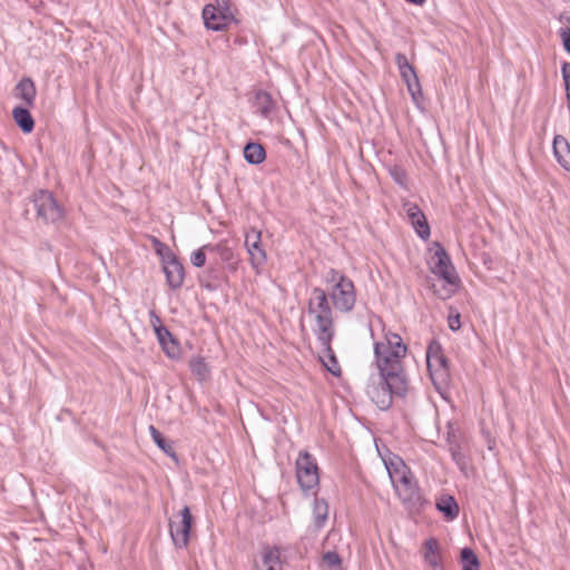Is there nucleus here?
<instances>
[{
  "label": "nucleus",
  "mask_w": 570,
  "mask_h": 570,
  "mask_svg": "<svg viewBox=\"0 0 570 570\" xmlns=\"http://www.w3.org/2000/svg\"><path fill=\"white\" fill-rule=\"evenodd\" d=\"M164 273L166 275L167 284L173 289H178L183 286L185 278V269L183 264L170 250H167L166 256H163Z\"/></svg>",
  "instance_id": "14"
},
{
  "label": "nucleus",
  "mask_w": 570,
  "mask_h": 570,
  "mask_svg": "<svg viewBox=\"0 0 570 570\" xmlns=\"http://www.w3.org/2000/svg\"><path fill=\"white\" fill-rule=\"evenodd\" d=\"M451 453L453 461L456 463L460 470L463 471L466 465L465 456L456 449H452Z\"/></svg>",
  "instance_id": "37"
},
{
  "label": "nucleus",
  "mask_w": 570,
  "mask_h": 570,
  "mask_svg": "<svg viewBox=\"0 0 570 570\" xmlns=\"http://www.w3.org/2000/svg\"><path fill=\"white\" fill-rule=\"evenodd\" d=\"M326 281L333 283L328 296L335 309L342 313H350L356 303V292L353 281L334 268L327 272Z\"/></svg>",
  "instance_id": "3"
},
{
  "label": "nucleus",
  "mask_w": 570,
  "mask_h": 570,
  "mask_svg": "<svg viewBox=\"0 0 570 570\" xmlns=\"http://www.w3.org/2000/svg\"><path fill=\"white\" fill-rule=\"evenodd\" d=\"M149 316L157 340L165 354L169 358H178L180 356V345L177 338H175V336L168 331L166 326L161 325L160 318L155 311H150Z\"/></svg>",
  "instance_id": "8"
},
{
  "label": "nucleus",
  "mask_w": 570,
  "mask_h": 570,
  "mask_svg": "<svg viewBox=\"0 0 570 570\" xmlns=\"http://www.w3.org/2000/svg\"><path fill=\"white\" fill-rule=\"evenodd\" d=\"M37 89L31 78H22L14 87V97L21 99L27 107H33Z\"/></svg>",
  "instance_id": "19"
},
{
  "label": "nucleus",
  "mask_w": 570,
  "mask_h": 570,
  "mask_svg": "<svg viewBox=\"0 0 570 570\" xmlns=\"http://www.w3.org/2000/svg\"><path fill=\"white\" fill-rule=\"evenodd\" d=\"M423 558L424 561L432 567V569L443 568L441 564L442 557L440 551V544L436 538L431 537L425 540Z\"/></svg>",
  "instance_id": "20"
},
{
  "label": "nucleus",
  "mask_w": 570,
  "mask_h": 570,
  "mask_svg": "<svg viewBox=\"0 0 570 570\" xmlns=\"http://www.w3.org/2000/svg\"><path fill=\"white\" fill-rule=\"evenodd\" d=\"M562 78L564 82V89L567 95V106L570 110V62H563L561 67Z\"/></svg>",
  "instance_id": "33"
},
{
  "label": "nucleus",
  "mask_w": 570,
  "mask_h": 570,
  "mask_svg": "<svg viewBox=\"0 0 570 570\" xmlns=\"http://www.w3.org/2000/svg\"><path fill=\"white\" fill-rule=\"evenodd\" d=\"M275 101L269 92L258 90L255 95L254 107L262 117L268 118L275 110Z\"/></svg>",
  "instance_id": "21"
},
{
  "label": "nucleus",
  "mask_w": 570,
  "mask_h": 570,
  "mask_svg": "<svg viewBox=\"0 0 570 570\" xmlns=\"http://www.w3.org/2000/svg\"><path fill=\"white\" fill-rule=\"evenodd\" d=\"M150 435L154 442L168 455L175 456V451L173 446L167 442V440L163 436V434L154 426H149Z\"/></svg>",
  "instance_id": "30"
},
{
  "label": "nucleus",
  "mask_w": 570,
  "mask_h": 570,
  "mask_svg": "<svg viewBox=\"0 0 570 570\" xmlns=\"http://www.w3.org/2000/svg\"><path fill=\"white\" fill-rule=\"evenodd\" d=\"M296 478L304 492L316 488L320 483L316 460L307 451H301L296 459Z\"/></svg>",
  "instance_id": "7"
},
{
  "label": "nucleus",
  "mask_w": 570,
  "mask_h": 570,
  "mask_svg": "<svg viewBox=\"0 0 570 570\" xmlns=\"http://www.w3.org/2000/svg\"><path fill=\"white\" fill-rule=\"evenodd\" d=\"M411 474H413V473L410 471V469L405 464L402 468H399L395 471L391 472L389 475H390L392 483L395 484V483H400L401 481H405V479L407 476H411Z\"/></svg>",
  "instance_id": "34"
},
{
  "label": "nucleus",
  "mask_w": 570,
  "mask_h": 570,
  "mask_svg": "<svg viewBox=\"0 0 570 570\" xmlns=\"http://www.w3.org/2000/svg\"><path fill=\"white\" fill-rule=\"evenodd\" d=\"M179 521L169 522V532L173 543L177 548H185L189 542L190 529H191V513L190 509L185 505L179 512Z\"/></svg>",
  "instance_id": "11"
},
{
  "label": "nucleus",
  "mask_w": 570,
  "mask_h": 570,
  "mask_svg": "<svg viewBox=\"0 0 570 570\" xmlns=\"http://www.w3.org/2000/svg\"><path fill=\"white\" fill-rule=\"evenodd\" d=\"M384 464H385V468H386L389 474L391 472L395 471L396 469L405 465L404 461L397 455H393V456L389 458L387 460H384Z\"/></svg>",
  "instance_id": "35"
},
{
  "label": "nucleus",
  "mask_w": 570,
  "mask_h": 570,
  "mask_svg": "<svg viewBox=\"0 0 570 570\" xmlns=\"http://www.w3.org/2000/svg\"><path fill=\"white\" fill-rule=\"evenodd\" d=\"M436 509L444 514L448 520H454L459 515V505L451 495H443L436 502Z\"/></svg>",
  "instance_id": "25"
},
{
  "label": "nucleus",
  "mask_w": 570,
  "mask_h": 570,
  "mask_svg": "<svg viewBox=\"0 0 570 570\" xmlns=\"http://www.w3.org/2000/svg\"><path fill=\"white\" fill-rule=\"evenodd\" d=\"M567 21L570 23V18H567Z\"/></svg>",
  "instance_id": "44"
},
{
  "label": "nucleus",
  "mask_w": 570,
  "mask_h": 570,
  "mask_svg": "<svg viewBox=\"0 0 570 570\" xmlns=\"http://www.w3.org/2000/svg\"><path fill=\"white\" fill-rule=\"evenodd\" d=\"M309 315L315 318L313 332L316 337L323 336L326 341L334 335L333 312L328 304L327 294L320 287L312 289L307 306Z\"/></svg>",
  "instance_id": "2"
},
{
  "label": "nucleus",
  "mask_w": 570,
  "mask_h": 570,
  "mask_svg": "<svg viewBox=\"0 0 570 570\" xmlns=\"http://www.w3.org/2000/svg\"><path fill=\"white\" fill-rule=\"evenodd\" d=\"M395 63L412 99L417 102L419 98L422 96V88L414 67L402 52L395 55Z\"/></svg>",
  "instance_id": "9"
},
{
  "label": "nucleus",
  "mask_w": 570,
  "mask_h": 570,
  "mask_svg": "<svg viewBox=\"0 0 570 570\" xmlns=\"http://www.w3.org/2000/svg\"><path fill=\"white\" fill-rule=\"evenodd\" d=\"M245 247L249 255V262L254 269L258 271L267 259L266 252L262 245V233L252 227L245 234Z\"/></svg>",
  "instance_id": "12"
},
{
  "label": "nucleus",
  "mask_w": 570,
  "mask_h": 570,
  "mask_svg": "<svg viewBox=\"0 0 570 570\" xmlns=\"http://www.w3.org/2000/svg\"><path fill=\"white\" fill-rule=\"evenodd\" d=\"M32 200L38 218L45 223L57 224L63 219L65 209L50 191L39 190Z\"/></svg>",
  "instance_id": "6"
},
{
  "label": "nucleus",
  "mask_w": 570,
  "mask_h": 570,
  "mask_svg": "<svg viewBox=\"0 0 570 570\" xmlns=\"http://www.w3.org/2000/svg\"><path fill=\"white\" fill-rule=\"evenodd\" d=\"M207 247L208 252L215 253L224 263L228 265L229 269H236L237 261L230 247L222 243L215 245L207 244Z\"/></svg>",
  "instance_id": "23"
},
{
  "label": "nucleus",
  "mask_w": 570,
  "mask_h": 570,
  "mask_svg": "<svg viewBox=\"0 0 570 570\" xmlns=\"http://www.w3.org/2000/svg\"><path fill=\"white\" fill-rule=\"evenodd\" d=\"M394 487L399 498L407 508L419 509L425 503L413 474L407 476L405 481L395 483Z\"/></svg>",
  "instance_id": "13"
},
{
  "label": "nucleus",
  "mask_w": 570,
  "mask_h": 570,
  "mask_svg": "<svg viewBox=\"0 0 570 570\" xmlns=\"http://www.w3.org/2000/svg\"><path fill=\"white\" fill-rule=\"evenodd\" d=\"M153 244H154V247L157 252V254L163 255V249H166V250H169L158 238L154 237L153 238Z\"/></svg>",
  "instance_id": "39"
},
{
  "label": "nucleus",
  "mask_w": 570,
  "mask_h": 570,
  "mask_svg": "<svg viewBox=\"0 0 570 570\" xmlns=\"http://www.w3.org/2000/svg\"><path fill=\"white\" fill-rule=\"evenodd\" d=\"M559 35L562 39L566 51L570 53V28H561Z\"/></svg>",
  "instance_id": "38"
},
{
  "label": "nucleus",
  "mask_w": 570,
  "mask_h": 570,
  "mask_svg": "<svg viewBox=\"0 0 570 570\" xmlns=\"http://www.w3.org/2000/svg\"><path fill=\"white\" fill-rule=\"evenodd\" d=\"M189 368L194 375L200 381L205 380L209 374V368L204 357L196 356L189 361Z\"/></svg>",
  "instance_id": "29"
},
{
  "label": "nucleus",
  "mask_w": 570,
  "mask_h": 570,
  "mask_svg": "<svg viewBox=\"0 0 570 570\" xmlns=\"http://www.w3.org/2000/svg\"><path fill=\"white\" fill-rule=\"evenodd\" d=\"M407 2L415 4V6H422L426 0H406Z\"/></svg>",
  "instance_id": "41"
},
{
  "label": "nucleus",
  "mask_w": 570,
  "mask_h": 570,
  "mask_svg": "<svg viewBox=\"0 0 570 570\" xmlns=\"http://www.w3.org/2000/svg\"><path fill=\"white\" fill-rule=\"evenodd\" d=\"M30 107H14L12 110V117L17 126L22 130L24 134L32 132L35 128V120L29 111Z\"/></svg>",
  "instance_id": "22"
},
{
  "label": "nucleus",
  "mask_w": 570,
  "mask_h": 570,
  "mask_svg": "<svg viewBox=\"0 0 570 570\" xmlns=\"http://www.w3.org/2000/svg\"><path fill=\"white\" fill-rule=\"evenodd\" d=\"M432 570H444L443 568H435V569H432Z\"/></svg>",
  "instance_id": "43"
},
{
  "label": "nucleus",
  "mask_w": 570,
  "mask_h": 570,
  "mask_svg": "<svg viewBox=\"0 0 570 570\" xmlns=\"http://www.w3.org/2000/svg\"><path fill=\"white\" fill-rule=\"evenodd\" d=\"M426 366L435 389L439 392L446 389L450 383L449 362L436 340H432L428 345Z\"/></svg>",
  "instance_id": "4"
},
{
  "label": "nucleus",
  "mask_w": 570,
  "mask_h": 570,
  "mask_svg": "<svg viewBox=\"0 0 570 570\" xmlns=\"http://www.w3.org/2000/svg\"><path fill=\"white\" fill-rule=\"evenodd\" d=\"M323 562L328 568H334L335 570H341L342 560L337 552L327 551L323 554Z\"/></svg>",
  "instance_id": "31"
},
{
  "label": "nucleus",
  "mask_w": 570,
  "mask_h": 570,
  "mask_svg": "<svg viewBox=\"0 0 570 570\" xmlns=\"http://www.w3.org/2000/svg\"><path fill=\"white\" fill-rule=\"evenodd\" d=\"M328 518V504L326 500L315 498L313 502V524L308 527L306 538H315L318 532L325 527Z\"/></svg>",
  "instance_id": "16"
},
{
  "label": "nucleus",
  "mask_w": 570,
  "mask_h": 570,
  "mask_svg": "<svg viewBox=\"0 0 570 570\" xmlns=\"http://www.w3.org/2000/svg\"><path fill=\"white\" fill-rule=\"evenodd\" d=\"M553 155L558 164L570 173V144L561 135H556L552 142Z\"/></svg>",
  "instance_id": "18"
},
{
  "label": "nucleus",
  "mask_w": 570,
  "mask_h": 570,
  "mask_svg": "<svg viewBox=\"0 0 570 570\" xmlns=\"http://www.w3.org/2000/svg\"><path fill=\"white\" fill-rule=\"evenodd\" d=\"M244 158L252 165H259L266 158L264 147L258 142H247L244 147Z\"/></svg>",
  "instance_id": "24"
},
{
  "label": "nucleus",
  "mask_w": 570,
  "mask_h": 570,
  "mask_svg": "<svg viewBox=\"0 0 570 570\" xmlns=\"http://www.w3.org/2000/svg\"><path fill=\"white\" fill-rule=\"evenodd\" d=\"M390 176L401 188L409 189V177L406 170L400 165H391L387 168Z\"/></svg>",
  "instance_id": "27"
},
{
  "label": "nucleus",
  "mask_w": 570,
  "mask_h": 570,
  "mask_svg": "<svg viewBox=\"0 0 570 570\" xmlns=\"http://www.w3.org/2000/svg\"><path fill=\"white\" fill-rule=\"evenodd\" d=\"M435 263L432 273L452 286H459L460 278L445 249L438 245L434 253Z\"/></svg>",
  "instance_id": "10"
},
{
  "label": "nucleus",
  "mask_w": 570,
  "mask_h": 570,
  "mask_svg": "<svg viewBox=\"0 0 570 570\" xmlns=\"http://www.w3.org/2000/svg\"><path fill=\"white\" fill-rule=\"evenodd\" d=\"M448 325L449 328L453 332H456L461 327V316L459 313L452 314L450 313L448 316Z\"/></svg>",
  "instance_id": "36"
},
{
  "label": "nucleus",
  "mask_w": 570,
  "mask_h": 570,
  "mask_svg": "<svg viewBox=\"0 0 570 570\" xmlns=\"http://www.w3.org/2000/svg\"><path fill=\"white\" fill-rule=\"evenodd\" d=\"M266 570H281V568H275V567H271V568H267Z\"/></svg>",
  "instance_id": "42"
},
{
  "label": "nucleus",
  "mask_w": 570,
  "mask_h": 570,
  "mask_svg": "<svg viewBox=\"0 0 570 570\" xmlns=\"http://www.w3.org/2000/svg\"><path fill=\"white\" fill-rule=\"evenodd\" d=\"M403 209L405 210L417 236L423 240L429 239L431 230L426 217L424 213L421 210V208L416 204L407 200L403 204Z\"/></svg>",
  "instance_id": "15"
},
{
  "label": "nucleus",
  "mask_w": 570,
  "mask_h": 570,
  "mask_svg": "<svg viewBox=\"0 0 570 570\" xmlns=\"http://www.w3.org/2000/svg\"><path fill=\"white\" fill-rule=\"evenodd\" d=\"M407 346L396 333L385 334L384 342L374 344L375 362L380 372L379 383L367 386L366 393L371 401L382 411L392 406L393 396H404L409 381L402 364Z\"/></svg>",
  "instance_id": "1"
},
{
  "label": "nucleus",
  "mask_w": 570,
  "mask_h": 570,
  "mask_svg": "<svg viewBox=\"0 0 570 570\" xmlns=\"http://www.w3.org/2000/svg\"><path fill=\"white\" fill-rule=\"evenodd\" d=\"M462 570H480L476 554L471 548H463L461 551Z\"/></svg>",
  "instance_id": "28"
},
{
  "label": "nucleus",
  "mask_w": 570,
  "mask_h": 570,
  "mask_svg": "<svg viewBox=\"0 0 570 570\" xmlns=\"http://www.w3.org/2000/svg\"><path fill=\"white\" fill-rule=\"evenodd\" d=\"M203 20L207 29L224 30L234 20L229 0H214V3L206 4L203 9Z\"/></svg>",
  "instance_id": "5"
},
{
  "label": "nucleus",
  "mask_w": 570,
  "mask_h": 570,
  "mask_svg": "<svg viewBox=\"0 0 570 570\" xmlns=\"http://www.w3.org/2000/svg\"><path fill=\"white\" fill-rule=\"evenodd\" d=\"M262 561L267 568L281 564V551L277 547L264 546L262 549Z\"/></svg>",
  "instance_id": "26"
},
{
  "label": "nucleus",
  "mask_w": 570,
  "mask_h": 570,
  "mask_svg": "<svg viewBox=\"0 0 570 570\" xmlns=\"http://www.w3.org/2000/svg\"><path fill=\"white\" fill-rule=\"evenodd\" d=\"M206 250H208L207 245L195 250L190 256V262L195 267H203L206 263Z\"/></svg>",
  "instance_id": "32"
},
{
  "label": "nucleus",
  "mask_w": 570,
  "mask_h": 570,
  "mask_svg": "<svg viewBox=\"0 0 570 570\" xmlns=\"http://www.w3.org/2000/svg\"><path fill=\"white\" fill-rule=\"evenodd\" d=\"M334 335H331L330 338L326 341L323 336L317 337L318 342L321 343V346L323 348V356H320V360L322 364L326 367V370L334 376H341L342 371L341 366L338 364V361L335 356V353L332 348V340Z\"/></svg>",
  "instance_id": "17"
},
{
  "label": "nucleus",
  "mask_w": 570,
  "mask_h": 570,
  "mask_svg": "<svg viewBox=\"0 0 570 570\" xmlns=\"http://www.w3.org/2000/svg\"><path fill=\"white\" fill-rule=\"evenodd\" d=\"M200 285L205 288H207L208 291H215L216 289V285L215 284H212V283H204L203 281H200Z\"/></svg>",
  "instance_id": "40"
}]
</instances>
